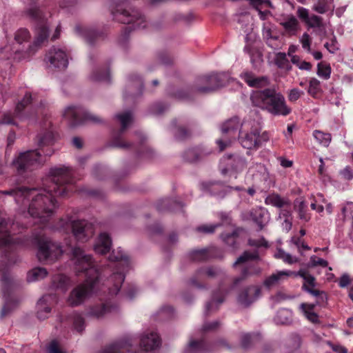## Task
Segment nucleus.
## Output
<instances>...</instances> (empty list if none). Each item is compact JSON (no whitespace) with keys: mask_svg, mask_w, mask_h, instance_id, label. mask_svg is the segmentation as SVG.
I'll return each mask as SVG.
<instances>
[{"mask_svg":"<svg viewBox=\"0 0 353 353\" xmlns=\"http://www.w3.org/2000/svg\"><path fill=\"white\" fill-rule=\"evenodd\" d=\"M51 185L45 189L19 188L0 192L1 194L14 197L21 210L27 213L36 223H46L57 208L54 196H65L73 183L72 169L66 166L55 167L50 170Z\"/></svg>","mask_w":353,"mask_h":353,"instance_id":"1","label":"nucleus"},{"mask_svg":"<svg viewBox=\"0 0 353 353\" xmlns=\"http://www.w3.org/2000/svg\"><path fill=\"white\" fill-rule=\"evenodd\" d=\"M27 14L37 23L35 28L36 37L33 43L24 51L21 45L29 41L30 34L26 28L19 29L14 34L15 43L0 48V61L9 59L11 57L19 61L28 59L34 53L37 47L47 40L48 37V17L50 14L44 12L39 8L32 6L28 9Z\"/></svg>","mask_w":353,"mask_h":353,"instance_id":"2","label":"nucleus"},{"mask_svg":"<svg viewBox=\"0 0 353 353\" xmlns=\"http://www.w3.org/2000/svg\"><path fill=\"white\" fill-rule=\"evenodd\" d=\"M72 253L76 272L78 274L85 272L86 276L85 281L76 286L66 299L69 305L77 307L83 304L90 296L101 290V279L91 255L86 254L78 247L73 248Z\"/></svg>","mask_w":353,"mask_h":353,"instance_id":"3","label":"nucleus"},{"mask_svg":"<svg viewBox=\"0 0 353 353\" xmlns=\"http://www.w3.org/2000/svg\"><path fill=\"white\" fill-rule=\"evenodd\" d=\"M252 104L274 116H287L292 112L284 96L275 88L253 91L250 95Z\"/></svg>","mask_w":353,"mask_h":353,"instance_id":"4","label":"nucleus"},{"mask_svg":"<svg viewBox=\"0 0 353 353\" xmlns=\"http://www.w3.org/2000/svg\"><path fill=\"white\" fill-rule=\"evenodd\" d=\"M46 101L37 92L27 93L19 101L14 110V117L5 114L1 123L3 124H15L14 118L20 120L32 119L34 117L43 116Z\"/></svg>","mask_w":353,"mask_h":353,"instance_id":"5","label":"nucleus"},{"mask_svg":"<svg viewBox=\"0 0 353 353\" xmlns=\"http://www.w3.org/2000/svg\"><path fill=\"white\" fill-rule=\"evenodd\" d=\"M111 262V274L105 280L103 285L108 290L112 295L117 294L124 281L125 272L130 265L128 256L121 248L114 250L109 256Z\"/></svg>","mask_w":353,"mask_h":353,"instance_id":"6","label":"nucleus"},{"mask_svg":"<svg viewBox=\"0 0 353 353\" xmlns=\"http://www.w3.org/2000/svg\"><path fill=\"white\" fill-rule=\"evenodd\" d=\"M33 240L37 246V257L40 262L52 263L63 254L60 245L51 241L43 232L34 233Z\"/></svg>","mask_w":353,"mask_h":353,"instance_id":"7","label":"nucleus"},{"mask_svg":"<svg viewBox=\"0 0 353 353\" xmlns=\"http://www.w3.org/2000/svg\"><path fill=\"white\" fill-rule=\"evenodd\" d=\"M57 229L66 234L71 232L74 238L81 242L87 241L94 234L92 223L84 220H74L69 216L60 219Z\"/></svg>","mask_w":353,"mask_h":353,"instance_id":"8","label":"nucleus"},{"mask_svg":"<svg viewBox=\"0 0 353 353\" xmlns=\"http://www.w3.org/2000/svg\"><path fill=\"white\" fill-rule=\"evenodd\" d=\"M260 128L258 121L250 117L243 119L239 135L243 148L249 150L257 148V134L260 132Z\"/></svg>","mask_w":353,"mask_h":353,"instance_id":"9","label":"nucleus"},{"mask_svg":"<svg viewBox=\"0 0 353 353\" xmlns=\"http://www.w3.org/2000/svg\"><path fill=\"white\" fill-rule=\"evenodd\" d=\"M63 117L73 127L87 121L96 123L101 121L97 115L77 105L67 106L63 110Z\"/></svg>","mask_w":353,"mask_h":353,"instance_id":"10","label":"nucleus"},{"mask_svg":"<svg viewBox=\"0 0 353 353\" xmlns=\"http://www.w3.org/2000/svg\"><path fill=\"white\" fill-rule=\"evenodd\" d=\"M227 75L225 74H212L199 77L195 82L196 92L207 94L214 92L225 85Z\"/></svg>","mask_w":353,"mask_h":353,"instance_id":"11","label":"nucleus"},{"mask_svg":"<svg viewBox=\"0 0 353 353\" xmlns=\"http://www.w3.org/2000/svg\"><path fill=\"white\" fill-rule=\"evenodd\" d=\"M241 125V123L237 117L229 119L222 125V137L216 140L220 151L225 150L231 144L232 140L235 139L239 135Z\"/></svg>","mask_w":353,"mask_h":353,"instance_id":"12","label":"nucleus"},{"mask_svg":"<svg viewBox=\"0 0 353 353\" xmlns=\"http://www.w3.org/2000/svg\"><path fill=\"white\" fill-rule=\"evenodd\" d=\"M43 161V157L37 150H30L21 153L13 161V165L19 173H23L27 170H32Z\"/></svg>","mask_w":353,"mask_h":353,"instance_id":"13","label":"nucleus"},{"mask_svg":"<svg viewBox=\"0 0 353 353\" xmlns=\"http://www.w3.org/2000/svg\"><path fill=\"white\" fill-rule=\"evenodd\" d=\"M247 162L244 157L239 155L223 157L221 161V172L223 175L228 174L236 179L238 174L242 172Z\"/></svg>","mask_w":353,"mask_h":353,"instance_id":"14","label":"nucleus"},{"mask_svg":"<svg viewBox=\"0 0 353 353\" xmlns=\"http://www.w3.org/2000/svg\"><path fill=\"white\" fill-rule=\"evenodd\" d=\"M257 259V252L245 251L234 263V267L241 266L243 268L241 275L239 277L235 279L234 281V284L235 285L245 279L248 276L257 274L261 272V269L259 268L252 267L251 265H248V263L250 260H254Z\"/></svg>","mask_w":353,"mask_h":353,"instance_id":"15","label":"nucleus"},{"mask_svg":"<svg viewBox=\"0 0 353 353\" xmlns=\"http://www.w3.org/2000/svg\"><path fill=\"white\" fill-rule=\"evenodd\" d=\"M112 14L116 20L127 24H132L134 28H144L145 21L143 17L137 10H127L119 8L112 10Z\"/></svg>","mask_w":353,"mask_h":353,"instance_id":"16","label":"nucleus"},{"mask_svg":"<svg viewBox=\"0 0 353 353\" xmlns=\"http://www.w3.org/2000/svg\"><path fill=\"white\" fill-rule=\"evenodd\" d=\"M44 61L49 68L65 69L68 65V56L63 48L53 47L46 54Z\"/></svg>","mask_w":353,"mask_h":353,"instance_id":"17","label":"nucleus"},{"mask_svg":"<svg viewBox=\"0 0 353 353\" xmlns=\"http://www.w3.org/2000/svg\"><path fill=\"white\" fill-rule=\"evenodd\" d=\"M296 273V276H299L304 280L303 289L315 296L317 299V303H323L327 300V296L324 292L314 289L316 286L315 279L307 270H300Z\"/></svg>","mask_w":353,"mask_h":353,"instance_id":"18","label":"nucleus"},{"mask_svg":"<svg viewBox=\"0 0 353 353\" xmlns=\"http://www.w3.org/2000/svg\"><path fill=\"white\" fill-rule=\"evenodd\" d=\"M296 14L309 28H318L321 39H323L324 33L323 34L322 32L324 29V26L321 17L314 14L310 15L309 10L303 7H299L297 8Z\"/></svg>","mask_w":353,"mask_h":353,"instance_id":"19","label":"nucleus"},{"mask_svg":"<svg viewBox=\"0 0 353 353\" xmlns=\"http://www.w3.org/2000/svg\"><path fill=\"white\" fill-rule=\"evenodd\" d=\"M58 298L54 294L44 295L37 303V316L40 319H45L50 316L52 307L57 303Z\"/></svg>","mask_w":353,"mask_h":353,"instance_id":"20","label":"nucleus"},{"mask_svg":"<svg viewBox=\"0 0 353 353\" xmlns=\"http://www.w3.org/2000/svg\"><path fill=\"white\" fill-rule=\"evenodd\" d=\"M161 344L159 334L153 330L145 332L140 339V345L144 352L152 351L160 347Z\"/></svg>","mask_w":353,"mask_h":353,"instance_id":"21","label":"nucleus"},{"mask_svg":"<svg viewBox=\"0 0 353 353\" xmlns=\"http://www.w3.org/2000/svg\"><path fill=\"white\" fill-rule=\"evenodd\" d=\"M116 308V305L110 304L109 302L96 303L89 307L87 315L93 318L101 319L114 312Z\"/></svg>","mask_w":353,"mask_h":353,"instance_id":"22","label":"nucleus"},{"mask_svg":"<svg viewBox=\"0 0 353 353\" xmlns=\"http://www.w3.org/2000/svg\"><path fill=\"white\" fill-rule=\"evenodd\" d=\"M246 218L252 220L259 225L260 229H262L268 223L270 219V215L265 208L258 207L250 210L247 213Z\"/></svg>","mask_w":353,"mask_h":353,"instance_id":"23","label":"nucleus"},{"mask_svg":"<svg viewBox=\"0 0 353 353\" xmlns=\"http://www.w3.org/2000/svg\"><path fill=\"white\" fill-rule=\"evenodd\" d=\"M290 276H296V272L290 270L277 271L265 280L264 285L270 288L285 282Z\"/></svg>","mask_w":353,"mask_h":353,"instance_id":"24","label":"nucleus"},{"mask_svg":"<svg viewBox=\"0 0 353 353\" xmlns=\"http://www.w3.org/2000/svg\"><path fill=\"white\" fill-rule=\"evenodd\" d=\"M260 293L259 287L256 285L248 287L239 295L238 302L243 306H248L259 297Z\"/></svg>","mask_w":353,"mask_h":353,"instance_id":"25","label":"nucleus"},{"mask_svg":"<svg viewBox=\"0 0 353 353\" xmlns=\"http://www.w3.org/2000/svg\"><path fill=\"white\" fill-rule=\"evenodd\" d=\"M17 243H18L17 239L8 233V222L6 219L0 217V248H10Z\"/></svg>","mask_w":353,"mask_h":353,"instance_id":"26","label":"nucleus"},{"mask_svg":"<svg viewBox=\"0 0 353 353\" xmlns=\"http://www.w3.org/2000/svg\"><path fill=\"white\" fill-rule=\"evenodd\" d=\"M112 247V239L106 232H101L94 245V250L99 254H105Z\"/></svg>","mask_w":353,"mask_h":353,"instance_id":"27","label":"nucleus"},{"mask_svg":"<svg viewBox=\"0 0 353 353\" xmlns=\"http://www.w3.org/2000/svg\"><path fill=\"white\" fill-rule=\"evenodd\" d=\"M241 77L249 86L254 88H263L269 85L270 81L266 77H256L251 72L241 73Z\"/></svg>","mask_w":353,"mask_h":353,"instance_id":"28","label":"nucleus"},{"mask_svg":"<svg viewBox=\"0 0 353 353\" xmlns=\"http://www.w3.org/2000/svg\"><path fill=\"white\" fill-rule=\"evenodd\" d=\"M220 272L221 270L219 269L212 267L200 269L197 271L195 276L190 279V283L192 285L199 288L201 285L198 283L199 281H204L207 278H213Z\"/></svg>","mask_w":353,"mask_h":353,"instance_id":"29","label":"nucleus"},{"mask_svg":"<svg viewBox=\"0 0 353 353\" xmlns=\"http://www.w3.org/2000/svg\"><path fill=\"white\" fill-rule=\"evenodd\" d=\"M281 25L283 26L285 31L290 35H295L297 32L300 30V23L296 19L292 14H288L283 20L281 22Z\"/></svg>","mask_w":353,"mask_h":353,"instance_id":"30","label":"nucleus"},{"mask_svg":"<svg viewBox=\"0 0 353 353\" xmlns=\"http://www.w3.org/2000/svg\"><path fill=\"white\" fill-rule=\"evenodd\" d=\"M314 307L315 304L302 303L300 305V309L308 321L314 324H317L319 323V316L314 311Z\"/></svg>","mask_w":353,"mask_h":353,"instance_id":"31","label":"nucleus"},{"mask_svg":"<svg viewBox=\"0 0 353 353\" xmlns=\"http://www.w3.org/2000/svg\"><path fill=\"white\" fill-rule=\"evenodd\" d=\"M222 187L221 183L212 181L202 182L200 185L201 190L203 192L217 196H221L220 191Z\"/></svg>","mask_w":353,"mask_h":353,"instance_id":"32","label":"nucleus"},{"mask_svg":"<svg viewBox=\"0 0 353 353\" xmlns=\"http://www.w3.org/2000/svg\"><path fill=\"white\" fill-rule=\"evenodd\" d=\"M266 205H270L274 207L281 208L289 205V201L281 198L279 194L272 193L269 194L265 199Z\"/></svg>","mask_w":353,"mask_h":353,"instance_id":"33","label":"nucleus"},{"mask_svg":"<svg viewBox=\"0 0 353 353\" xmlns=\"http://www.w3.org/2000/svg\"><path fill=\"white\" fill-rule=\"evenodd\" d=\"M224 301V295L223 292H218L213 294L212 300L205 305V312H212L216 310L220 304Z\"/></svg>","mask_w":353,"mask_h":353,"instance_id":"34","label":"nucleus"},{"mask_svg":"<svg viewBox=\"0 0 353 353\" xmlns=\"http://www.w3.org/2000/svg\"><path fill=\"white\" fill-rule=\"evenodd\" d=\"M292 313L290 310H279L274 318V321L276 324H288L292 321Z\"/></svg>","mask_w":353,"mask_h":353,"instance_id":"35","label":"nucleus"},{"mask_svg":"<svg viewBox=\"0 0 353 353\" xmlns=\"http://www.w3.org/2000/svg\"><path fill=\"white\" fill-rule=\"evenodd\" d=\"M294 209L298 212L299 218L305 222L310 221L311 216L307 212V204L304 201L296 200L294 204Z\"/></svg>","mask_w":353,"mask_h":353,"instance_id":"36","label":"nucleus"},{"mask_svg":"<svg viewBox=\"0 0 353 353\" xmlns=\"http://www.w3.org/2000/svg\"><path fill=\"white\" fill-rule=\"evenodd\" d=\"M48 274V272L44 268H34L30 270L27 275L28 282H34L44 279Z\"/></svg>","mask_w":353,"mask_h":353,"instance_id":"37","label":"nucleus"},{"mask_svg":"<svg viewBox=\"0 0 353 353\" xmlns=\"http://www.w3.org/2000/svg\"><path fill=\"white\" fill-rule=\"evenodd\" d=\"M70 281L69 279L63 274H59L54 277L52 281V286L55 289L60 290L63 292H65L68 285Z\"/></svg>","mask_w":353,"mask_h":353,"instance_id":"38","label":"nucleus"},{"mask_svg":"<svg viewBox=\"0 0 353 353\" xmlns=\"http://www.w3.org/2000/svg\"><path fill=\"white\" fill-rule=\"evenodd\" d=\"M53 139L52 131L48 129L43 134H41L38 136V145L41 148L51 145L53 142Z\"/></svg>","mask_w":353,"mask_h":353,"instance_id":"39","label":"nucleus"},{"mask_svg":"<svg viewBox=\"0 0 353 353\" xmlns=\"http://www.w3.org/2000/svg\"><path fill=\"white\" fill-rule=\"evenodd\" d=\"M115 117L119 120L121 125V132L125 130L133 121L132 114L128 111L121 114H117Z\"/></svg>","mask_w":353,"mask_h":353,"instance_id":"40","label":"nucleus"},{"mask_svg":"<svg viewBox=\"0 0 353 353\" xmlns=\"http://www.w3.org/2000/svg\"><path fill=\"white\" fill-rule=\"evenodd\" d=\"M332 69L330 64L325 62H320L317 64V75L325 80L330 78Z\"/></svg>","mask_w":353,"mask_h":353,"instance_id":"41","label":"nucleus"},{"mask_svg":"<svg viewBox=\"0 0 353 353\" xmlns=\"http://www.w3.org/2000/svg\"><path fill=\"white\" fill-rule=\"evenodd\" d=\"M212 256V249L196 250L190 253V257L194 261H203Z\"/></svg>","mask_w":353,"mask_h":353,"instance_id":"42","label":"nucleus"},{"mask_svg":"<svg viewBox=\"0 0 353 353\" xmlns=\"http://www.w3.org/2000/svg\"><path fill=\"white\" fill-rule=\"evenodd\" d=\"M188 352H196V353H205V343L201 340L190 341L188 347L186 350Z\"/></svg>","mask_w":353,"mask_h":353,"instance_id":"43","label":"nucleus"},{"mask_svg":"<svg viewBox=\"0 0 353 353\" xmlns=\"http://www.w3.org/2000/svg\"><path fill=\"white\" fill-rule=\"evenodd\" d=\"M274 256L276 259H281L283 262L288 264H293L298 261L296 257L285 252L282 249H278L277 251L274 253Z\"/></svg>","mask_w":353,"mask_h":353,"instance_id":"44","label":"nucleus"},{"mask_svg":"<svg viewBox=\"0 0 353 353\" xmlns=\"http://www.w3.org/2000/svg\"><path fill=\"white\" fill-rule=\"evenodd\" d=\"M321 92V88L320 81L314 77L311 78L309 81L307 93L312 97H316Z\"/></svg>","mask_w":353,"mask_h":353,"instance_id":"45","label":"nucleus"},{"mask_svg":"<svg viewBox=\"0 0 353 353\" xmlns=\"http://www.w3.org/2000/svg\"><path fill=\"white\" fill-rule=\"evenodd\" d=\"M313 137L321 145L325 147H327L331 141V134L320 130H314Z\"/></svg>","mask_w":353,"mask_h":353,"instance_id":"46","label":"nucleus"},{"mask_svg":"<svg viewBox=\"0 0 353 353\" xmlns=\"http://www.w3.org/2000/svg\"><path fill=\"white\" fill-rule=\"evenodd\" d=\"M333 0H319L313 6V10L320 14H323L332 8Z\"/></svg>","mask_w":353,"mask_h":353,"instance_id":"47","label":"nucleus"},{"mask_svg":"<svg viewBox=\"0 0 353 353\" xmlns=\"http://www.w3.org/2000/svg\"><path fill=\"white\" fill-rule=\"evenodd\" d=\"M173 314L174 310L172 307L170 305H166L161 308L159 311L157 312V319L159 320H165L172 317Z\"/></svg>","mask_w":353,"mask_h":353,"instance_id":"48","label":"nucleus"},{"mask_svg":"<svg viewBox=\"0 0 353 353\" xmlns=\"http://www.w3.org/2000/svg\"><path fill=\"white\" fill-rule=\"evenodd\" d=\"M75 32H77V34L81 35V37L87 39L89 42H92L91 37L96 34V33L92 30L84 28L80 26H76Z\"/></svg>","mask_w":353,"mask_h":353,"instance_id":"49","label":"nucleus"},{"mask_svg":"<svg viewBox=\"0 0 353 353\" xmlns=\"http://www.w3.org/2000/svg\"><path fill=\"white\" fill-rule=\"evenodd\" d=\"M48 353H67L57 340H52L47 347Z\"/></svg>","mask_w":353,"mask_h":353,"instance_id":"50","label":"nucleus"},{"mask_svg":"<svg viewBox=\"0 0 353 353\" xmlns=\"http://www.w3.org/2000/svg\"><path fill=\"white\" fill-rule=\"evenodd\" d=\"M172 131L175 137L179 140L183 139L189 135V132L181 125L174 126Z\"/></svg>","mask_w":353,"mask_h":353,"instance_id":"51","label":"nucleus"},{"mask_svg":"<svg viewBox=\"0 0 353 353\" xmlns=\"http://www.w3.org/2000/svg\"><path fill=\"white\" fill-rule=\"evenodd\" d=\"M73 326L77 332H82L85 327V323L81 315L75 314L73 317Z\"/></svg>","mask_w":353,"mask_h":353,"instance_id":"52","label":"nucleus"},{"mask_svg":"<svg viewBox=\"0 0 353 353\" xmlns=\"http://www.w3.org/2000/svg\"><path fill=\"white\" fill-rule=\"evenodd\" d=\"M91 78L94 81L109 82L110 81V72L108 70H106L103 74H101L100 71H97L96 72H94L92 74Z\"/></svg>","mask_w":353,"mask_h":353,"instance_id":"53","label":"nucleus"},{"mask_svg":"<svg viewBox=\"0 0 353 353\" xmlns=\"http://www.w3.org/2000/svg\"><path fill=\"white\" fill-rule=\"evenodd\" d=\"M125 350H130L121 345H112L105 349L101 353H123Z\"/></svg>","mask_w":353,"mask_h":353,"instance_id":"54","label":"nucleus"},{"mask_svg":"<svg viewBox=\"0 0 353 353\" xmlns=\"http://www.w3.org/2000/svg\"><path fill=\"white\" fill-rule=\"evenodd\" d=\"M303 91L298 88H292L288 91V98L291 102L296 101L303 94Z\"/></svg>","mask_w":353,"mask_h":353,"instance_id":"55","label":"nucleus"},{"mask_svg":"<svg viewBox=\"0 0 353 353\" xmlns=\"http://www.w3.org/2000/svg\"><path fill=\"white\" fill-rule=\"evenodd\" d=\"M300 42L302 45V48L305 50L307 52H311V37L310 36L305 32L300 38Z\"/></svg>","mask_w":353,"mask_h":353,"instance_id":"56","label":"nucleus"},{"mask_svg":"<svg viewBox=\"0 0 353 353\" xmlns=\"http://www.w3.org/2000/svg\"><path fill=\"white\" fill-rule=\"evenodd\" d=\"M290 243L295 245L300 252L303 250H307L310 249L309 246L302 241L299 238L292 237Z\"/></svg>","mask_w":353,"mask_h":353,"instance_id":"57","label":"nucleus"},{"mask_svg":"<svg viewBox=\"0 0 353 353\" xmlns=\"http://www.w3.org/2000/svg\"><path fill=\"white\" fill-rule=\"evenodd\" d=\"M219 226L218 224L202 225L196 228V231L205 234H210L214 232L215 229Z\"/></svg>","mask_w":353,"mask_h":353,"instance_id":"58","label":"nucleus"},{"mask_svg":"<svg viewBox=\"0 0 353 353\" xmlns=\"http://www.w3.org/2000/svg\"><path fill=\"white\" fill-rule=\"evenodd\" d=\"M324 46L332 54L335 53L339 50L338 43L334 36L332 37L331 42H326Z\"/></svg>","mask_w":353,"mask_h":353,"instance_id":"59","label":"nucleus"},{"mask_svg":"<svg viewBox=\"0 0 353 353\" xmlns=\"http://www.w3.org/2000/svg\"><path fill=\"white\" fill-rule=\"evenodd\" d=\"M184 159L190 162L196 161L199 159L196 150L194 149L188 150L185 152Z\"/></svg>","mask_w":353,"mask_h":353,"instance_id":"60","label":"nucleus"},{"mask_svg":"<svg viewBox=\"0 0 353 353\" xmlns=\"http://www.w3.org/2000/svg\"><path fill=\"white\" fill-rule=\"evenodd\" d=\"M310 263L311 266L321 265L322 267H326L328 264L327 261L319 258L314 255L310 257Z\"/></svg>","mask_w":353,"mask_h":353,"instance_id":"61","label":"nucleus"},{"mask_svg":"<svg viewBox=\"0 0 353 353\" xmlns=\"http://www.w3.org/2000/svg\"><path fill=\"white\" fill-rule=\"evenodd\" d=\"M167 109V106L163 103H158L151 107V112L154 114H161Z\"/></svg>","mask_w":353,"mask_h":353,"instance_id":"62","label":"nucleus"},{"mask_svg":"<svg viewBox=\"0 0 353 353\" xmlns=\"http://www.w3.org/2000/svg\"><path fill=\"white\" fill-rule=\"evenodd\" d=\"M350 281L349 275L346 273L343 274L339 280V285L342 288H345L350 283Z\"/></svg>","mask_w":353,"mask_h":353,"instance_id":"63","label":"nucleus"},{"mask_svg":"<svg viewBox=\"0 0 353 353\" xmlns=\"http://www.w3.org/2000/svg\"><path fill=\"white\" fill-rule=\"evenodd\" d=\"M327 344L332 349V350L336 353H348L347 348H345L344 346L339 344H332L330 342H327Z\"/></svg>","mask_w":353,"mask_h":353,"instance_id":"64","label":"nucleus"}]
</instances>
